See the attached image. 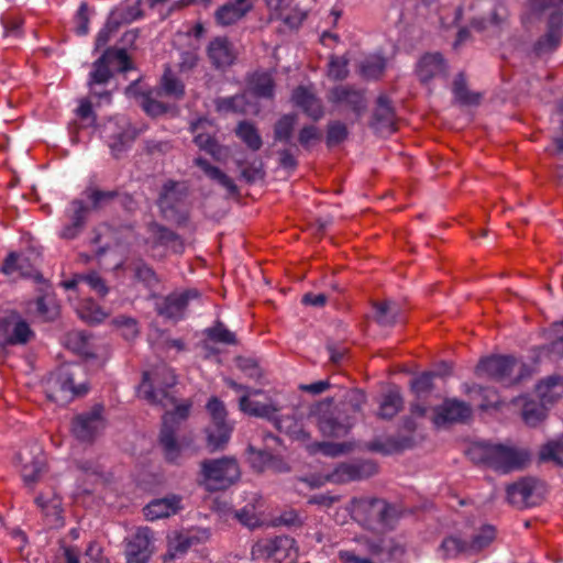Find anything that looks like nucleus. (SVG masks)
<instances>
[{"label":"nucleus","mask_w":563,"mask_h":563,"mask_svg":"<svg viewBox=\"0 0 563 563\" xmlns=\"http://www.w3.org/2000/svg\"><path fill=\"white\" fill-rule=\"evenodd\" d=\"M175 384L176 376L174 372L163 366L155 371L153 379L151 374L145 372L143 380L137 388L139 396L151 405L161 406L165 409L173 407V410H167L163 415L159 433V444L168 462H176L180 456L181 448L177 442L176 432L180 423L188 418L191 408V402L189 401L177 404L176 398L167 390V388L173 387Z\"/></svg>","instance_id":"nucleus-1"},{"label":"nucleus","mask_w":563,"mask_h":563,"mask_svg":"<svg viewBox=\"0 0 563 563\" xmlns=\"http://www.w3.org/2000/svg\"><path fill=\"white\" fill-rule=\"evenodd\" d=\"M467 454L472 461L504 474L522 468L529 461V453L523 449L488 442L472 444Z\"/></svg>","instance_id":"nucleus-2"},{"label":"nucleus","mask_w":563,"mask_h":563,"mask_svg":"<svg viewBox=\"0 0 563 563\" xmlns=\"http://www.w3.org/2000/svg\"><path fill=\"white\" fill-rule=\"evenodd\" d=\"M352 517L368 529L391 527L396 521V509L379 498H353L350 506Z\"/></svg>","instance_id":"nucleus-3"},{"label":"nucleus","mask_w":563,"mask_h":563,"mask_svg":"<svg viewBox=\"0 0 563 563\" xmlns=\"http://www.w3.org/2000/svg\"><path fill=\"white\" fill-rule=\"evenodd\" d=\"M201 484L209 492L224 490L241 477L238 461L231 456L206 459L200 463Z\"/></svg>","instance_id":"nucleus-4"},{"label":"nucleus","mask_w":563,"mask_h":563,"mask_svg":"<svg viewBox=\"0 0 563 563\" xmlns=\"http://www.w3.org/2000/svg\"><path fill=\"white\" fill-rule=\"evenodd\" d=\"M525 365L512 356L492 355L484 357L476 366L478 377H486L504 386L516 384L522 377Z\"/></svg>","instance_id":"nucleus-5"},{"label":"nucleus","mask_w":563,"mask_h":563,"mask_svg":"<svg viewBox=\"0 0 563 563\" xmlns=\"http://www.w3.org/2000/svg\"><path fill=\"white\" fill-rule=\"evenodd\" d=\"M75 375L71 367H60L47 382V397L56 404L66 405L76 396L85 395L88 388L85 384L75 385Z\"/></svg>","instance_id":"nucleus-6"},{"label":"nucleus","mask_w":563,"mask_h":563,"mask_svg":"<svg viewBox=\"0 0 563 563\" xmlns=\"http://www.w3.org/2000/svg\"><path fill=\"white\" fill-rule=\"evenodd\" d=\"M102 405L76 415L71 420V433L80 442L92 443L106 429Z\"/></svg>","instance_id":"nucleus-7"},{"label":"nucleus","mask_w":563,"mask_h":563,"mask_svg":"<svg viewBox=\"0 0 563 563\" xmlns=\"http://www.w3.org/2000/svg\"><path fill=\"white\" fill-rule=\"evenodd\" d=\"M0 336L7 345H23L34 336V332L18 312L11 311L0 318Z\"/></svg>","instance_id":"nucleus-8"},{"label":"nucleus","mask_w":563,"mask_h":563,"mask_svg":"<svg viewBox=\"0 0 563 563\" xmlns=\"http://www.w3.org/2000/svg\"><path fill=\"white\" fill-rule=\"evenodd\" d=\"M332 400L321 402L317 408L318 427L324 437L342 438L345 437L352 423L346 417L336 410H330Z\"/></svg>","instance_id":"nucleus-9"},{"label":"nucleus","mask_w":563,"mask_h":563,"mask_svg":"<svg viewBox=\"0 0 563 563\" xmlns=\"http://www.w3.org/2000/svg\"><path fill=\"white\" fill-rule=\"evenodd\" d=\"M200 294L197 289L190 288L181 291H174L165 297L158 298L155 306L159 316L170 319L180 320L185 316L188 302L199 298Z\"/></svg>","instance_id":"nucleus-10"},{"label":"nucleus","mask_w":563,"mask_h":563,"mask_svg":"<svg viewBox=\"0 0 563 563\" xmlns=\"http://www.w3.org/2000/svg\"><path fill=\"white\" fill-rule=\"evenodd\" d=\"M328 101L333 106L352 111L361 118L367 108L364 91L349 85H339L332 88L328 95Z\"/></svg>","instance_id":"nucleus-11"},{"label":"nucleus","mask_w":563,"mask_h":563,"mask_svg":"<svg viewBox=\"0 0 563 563\" xmlns=\"http://www.w3.org/2000/svg\"><path fill=\"white\" fill-rule=\"evenodd\" d=\"M153 552V532L147 527L139 528L125 541L124 555L126 563H147Z\"/></svg>","instance_id":"nucleus-12"},{"label":"nucleus","mask_w":563,"mask_h":563,"mask_svg":"<svg viewBox=\"0 0 563 563\" xmlns=\"http://www.w3.org/2000/svg\"><path fill=\"white\" fill-rule=\"evenodd\" d=\"M506 492L508 503L519 509L536 506L541 499L538 482L530 477L508 485Z\"/></svg>","instance_id":"nucleus-13"},{"label":"nucleus","mask_w":563,"mask_h":563,"mask_svg":"<svg viewBox=\"0 0 563 563\" xmlns=\"http://www.w3.org/2000/svg\"><path fill=\"white\" fill-rule=\"evenodd\" d=\"M377 473V466L372 461L342 463L328 476L332 483L342 484L368 478Z\"/></svg>","instance_id":"nucleus-14"},{"label":"nucleus","mask_w":563,"mask_h":563,"mask_svg":"<svg viewBox=\"0 0 563 563\" xmlns=\"http://www.w3.org/2000/svg\"><path fill=\"white\" fill-rule=\"evenodd\" d=\"M89 212V206H87L82 200H73L66 211L68 221L60 230L59 238L64 240H74L79 236L87 224Z\"/></svg>","instance_id":"nucleus-15"},{"label":"nucleus","mask_w":563,"mask_h":563,"mask_svg":"<svg viewBox=\"0 0 563 563\" xmlns=\"http://www.w3.org/2000/svg\"><path fill=\"white\" fill-rule=\"evenodd\" d=\"M432 421L440 427L445 423L465 422L472 416V408L464 401L446 399L441 406L434 408Z\"/></svg>","instance_id":"nucleus-16"},{"label":"nucleus","mask_w":563,"mask_h":563,"mask_svg":"<svg viewBox=\"0 0 563 563\" xmlns=\"http://www.w3.org/2000/svg\"><path fill=\"white\" fill-rule=\"evenodd\" d=\"M371 126L380 135H389L396 131V114L387 96L377 98Z\"/></svg>","instance_id":"nucleus-17"},{"label":"nucleus","mask_w":563,"mask_h":563,"mask_svg":"<svg viewBox=\"0 0 563 563\" xmlns=\"http://www.w3.org/2000/svg\"><path fill=\"white\" fill-rule=\"evenodd\" d=\"M211 128V122L207 119H198L190 124V131L195 134V144L216 161H221L224 148L218 143L214 136L207 130Z\"/></svg>","instance_id":"nucleus-18"},{"label":"nucleus","mask_w":563,"mask_h":563,"mask_svg":"<svg viewBox=\"0 0 563 563\" xmlns=\"http://www.w3.org/2000/svg\"><path fill=\"white\" fill-rule=\"evenodd\" d=\"M291 101L303 113L313 121H319L324 115V109L321 100L314 92L305 86L297 87L291 95Z\"/></svg>","instance_id":"nucleus-19"},{"label":"nucleus","mask_w":563,"mask_h":563,"mask_svg":"<svg viewBox=\"0 0 563 563\" xmlns=\"http://www.w3.org/2000/svg\"><path fill=\"white\" fill-rule=\"evenodd\" d=\"M181 500V497L175 494L154 499L144 507V516L151 521L174 516L183 509Z\"/></svg>","instance_id":"nucleus-20"},{"label":"nucleus","mask_w":563,"mask_h":563,"mask_svg":"<svg viewBox=\"0 0 563 563\" xmlns=\"http://www.w3.org/2000/svg\"><path fill=\"white\" fill-rule=\"evenodd\" d=\"M563 16L554 12L550 15L547 33L534 44V51L538 55H544L558 48L562 36Z\"/></svg>","instance_id":"nucleus-21"},{"label":"nucleus","mask_w":563,"mask_h":563,"mask_svg":"<svg viewBox=\"0 0 563 563\" xmlns=\"http://www.w3.org/2000/svg\"><path fill=\"white\" fill-rule=\"evenodd\" d=\"M478 5L485 9L482 16L472 21V26L478 31L488 25H498L506 18L507 10L503 0H479Z\"/></svg>","instance_id":"nucleus-22"},{"label":"nucleus","mask_w":563,"mask_h":563,"mask_svg":"<svg viewBox=\"0 0 563 563\" xmlns=\"http://www.w3.org/2000/svg\"><path fill=\"white\" fill-rule=\"evenodd\" d=\"M251 10L252 3L249 0H234L219 7L214 12V19L218 24L229 26L240 21Z\"/></svg>","instance_id":"nucleus-23"},{"label":"nucleus","mask_w":563,"mask_h":563,"mask_svg":"<svg viewBox=\"0 0 563 563\" xmlns=\"http://www.w3.org/2000/svg\"><path fill=\"white\" fill-rule=\"evenodd\" d=\"M208 56L217 68L230 66L235 59L232 44L227 37H216L208 46Z\"/></svg>","instance_id":"nucleus-24"},{"label":"nucleus","mask_w":563,"mask_h":563,"mask_svg":"<svg viewBox=\"0 0 563 563\" xmlns=\"http://www.w3.org/2000/svg\"><path fill=\"white\" fill-rule=\"evenodd\" d=\"M445 70L443 57L439 53H428L423 55L417 64V75L421 82L427 84L434 77L440 76Z\"/></svg>","instance_id":"nucleus-25"},{"label":"nucleus","mask_w":563,"mask_h":563,"mask_svg":"<svg viewBox=\"0 0 563 563\" xmlns=\"http://www.w3.org/2000/svg\"><path fill=\"white\" fill-rule=\"evenodd\" d=\"M233 424H208L205 429L206 448L210 453L223 450L228 444Z\"/></svg>","instance_id":"nucleus-26"},{"label":"nucleus","mask_w":563,"mask_h":563,"mask_svg":"<svg viewBox=\"0 0 563 563\" xmlns=\"http://www.w3.org/2000/svg\"><path fill=\"white\" fill-rule=\"evenodd\" d=\"M240 409L253 417L265 418L267 420H274L276 413L280 410V407L273 401L263 404L256 400L250 399V394H245L240 398Z\"/></svg>","instance_id":"nucleus-27"},{"label":"nucleus","mask_w":563,"mask_h":563,"mask_svg":"<svg viewBox=\"0 0 563 563\" xmlns=\"http://www.w3.org/2000/svg\"><path fill=\"white\" fill-rule=\"evenodd\" d=\"M22 462L21 475L26 485L35 484L45 472V457L41 451L29 459L23 453L19 455Z\"/></svg>","instance_id":"nucleus-28"},{"label":"nucleus","mask_w":563,"mask_h":563,"mask_svg":"<svg viewBox=\"0 0 563 563\" xmlns=\"http://www.w3.org/2000/svg\"><path fill=\"white\" fill-rule=\"evenodd\" d=\"M195 165L198 166L209 179L225 188L230 195L239 194L238 186L234 184L233 179L220 168L211 165L206 158L200 156L195 158Z\"/></svg>","instance_id":"nucleus-29"},{"label":"nucleus","mask_w":563,"mask_h":563,"mask_svg":"<svg viewBox=\"0 0 563 563\" xmlns=\"http://www.w3.org/2000/svg\"><path fill=\"white\" fill-rule=\"evenodd\" d=\"M64 554L66 563H108L102 547L96 541L88 544L82 559L79 558L77 549L70 547L65 548Z\"/></svg>","instance_id":"nucleus-30"},{"label":"nucleus","mask_w":563,"mask_h":563,"mask_svg":"<svg viewBox=\"0 0 563 563\" xmlns=\"http://www.w3.org/2000/svg\"><path fill=\"white\" fill-rule=\"evenodd\" d=\"M374 319L382 327H393L401 314V309L395 301H382L374 303Z\"/></svg>","instance_id":"nucleus-31"},{"label":"nucleus","mask_w":563,"mask_h":563,"mask_svg":"<svg viewBox=\"0 0 563 563\" xmlns=\"http://www.w3.org/2000/svg\"><path fill=\"white\" fill-rule=\"evenodd\" d=\"M150 231L156 243L170 247L176 253L183 252V241L180 240L179 235L170 229L157 223H153L150 227Z\"/></svg>","instance_id":"nucleus-32"},{"label":"nucleus","mask_w":563,"mask_h":563,"mask_svg":"<svg viewBox=\"0 0 563 563\" xmlns=\"http://www.w3.org/2000/svg\"><path fill=\"white\" fill-rule=\"evenodd\" d=\"M404 399L398 389L391 388L384 396L379 405L378 417L391 419L402 408Z\"/></svg>","instance_id":"nucleus-33"},{"label":"nucleus","mask_w":563,"mask_h":563,"mask_svg":"<svg viewBox=\"0 0 563 563\" xmlns=\"http://www.w3.org/2000/svg\"><path fill=\"white\" fill-rule=\"evenodd\" d=\"M496 528L493 525L482 526L471 540H467V545L471 554L481 552L489 547L496 539Z\"/></svg>","instance_id":"nucleus-34"},{"label":"nucleus","mask_w":563,"mask_h":563,"mask_svg":"<svg viewBox=\"0 0 563 563\" xmlns=\"http://www.w3.org/2000/svg\"><path fill=\"white\" fill-rule=\"evenodd\" d=\"M82 195L90 201V210H99L110 205L118 197V191L101 190L95 186H89L84 190Z\"/></svg>","instance_id":"nucleus-35"},{"label":"nucleus","mask_w":563,"mask_h":563,"mask_svg":"<svg viewBox=\"0 0 563 563\" xmlns=\"http://www.w3.org/2000/svg\"><path fill=\"white\" fill-rule=\"evenodd\" d=\"M142 0H125L122 5L112 11L110 15L117 16L120 25L131 23L143 16Z\"/></svg>","instance_id":"nucleus-36"},{"label":"nucleus","mask_w":563,"mask_h":563,"mask_svg":"<svg viewBox=\"0 0 563 563\" xmlns=\"http://www.w3.org/2000/svg\"><path fill=\"white\" fill-rule=\"evenodd\" d=\"M297 124V114L282 115L274 125V139L276 142L289 144Z\"/></svg>","instance_id":"nucleus-37"},{"label":"nucleus","mask_w":563,"mask_h":563,"mask_svg":"<svg viewBox=\"0 0 563 563\" xmlns=\"http://www.w3.org/2000/svg\"><path fill=\"white\" fill-rule=\"evenodd\" d=\"M66 345L75 353L90 357L93 356L90 336L84 331H73L66 335Z\"/></svg>","instance_id":"nucleus-38"},{"label":"nucleus","mask_w":563,"mask_h":563,"mask_svg":"<svg viewBox=\"0 0 563 563\" xmlns=\"http://www.w3.org/2000/svg\"><path fill=\"white\" fill-rule=\"evenodd\" d=\"M445 367L444 372H424L411 382V389L417 394L421 395L428 393L433 387L434 377H443L451 374V365L443 363Z\"/></svg>","instance_id":"nucleus-39"},{"label":"nucleus","mask_w":563,"mask_h":563,"mask_svg":"<svg viewBox=\"0 0 563 563\" xmlns=\"http://www.w3.org/2000/svg\"><path fill=\"white\" fill-rule=\"evenodd\" d=\"M443 559H453L460 554H471L467 540L459 537H448L443 539L439 548Z\"/></svg>","instance_id":"nucleus-40"},{"label":"nucleus","mask_w":563,"mask_h":563,"mask_svg":"<svg viewBox=\"0 0 563 563\" xmlns=\"http://www.w3.org/2000/svg\"><path fill=\"white\" fill-rule=\"evenodd\" d=\"M161 87L166 96L174 99L180 100L185 96L184 82L170 69L165 70L162 76Z\"/></svg>","instance_id":"nucleus-41"},{"label":"nucleus","mask_w":563,"mask_h":563,"mask_svg":"<svg viewBox=\"0 0 563 563\" xmlns=\"http://www.w3.org/2000/svg\"><path fill=\"white\" fill-rule=\"evenodd\" d=\"M236 135L252 150L258 151L262 147V137L257 129L250 122H241L236 130Z\"/></svg>","instance_id":"nucleus-42"},{"label":"nucleus","mask_w":563,"mask_h":563,"mask_svg":"<svg viewBox=\"0 0 563 563\" xmlns=\"http://www.w3.org/2000/svg\"><path fill=\"white\" fill-rule=\"evenodd\" d=\"M292 542V539L288 537H276L275 539H269L260 542L256 545V548L257 551L262 552L268 558H275L276 560H280V550L286 549L287 547H291Z\"/></svg>","instance_id":"nucleus-43"},{"label":"nucleus","mask_w":563,"mask_h":563,"mask_svg":"<svg viewBox=\"0 0 563 563\" xmlns=\"http://www.w3.org/2000/svg\"><path fill=\"white\" fill-rule=\"evenodd\" d=\"M539 456L543 462H553L563 466V437L558 440L549 441L542 445Z\"/></svg>","instance_id":"nucleus-44"},{"label":"nucleus","mask_w":563,"mask_h":563,"mask_svg":"<svg viewBox=\"0 0 563 563\" xmlns=\"http://www.w3.org/2000/svg\"><path fill=\"white\" fill-rule=\"evenodd\" d=\"M251 87L253 92L260 98H272L274 96V80L268 73L254 74Z\"/></svg>","instance_id":"nucleus-45"},{"label":"nucleus","mask_w":563,"mask_h":563,"mask_svg":"<svg viewBox=\"0 0 563 563\" xmlns=\"http://www.w3.org/2000/svg\"><path fill=\"white\" fill-rule=\"evenodd\" d=\"M386 68V59L379 55L366 57L361 64V74L368 79H376L383 75Z\"/></svg>","instance_id":"nucleus-46"},{"label":"nucleus","mask_w":563,"mask_h":563,"mask_svg":"<svg viewBox=\"0 0 563 563\" xmlns=\"http://www.w3.org/2000/svg\"><path fill=\"white\" fill-rule=\"evenodd\" d=\"M207 338L216 343L236 344L235 334L230 331L221 321H217L212 327L205 330Z\"/></svg>","instance_id":"nucleus-47"},{"label":"nucleus","mask_w":563,"mask_h":563,"mask_svg":"<svg viewBox=\"0 0 563 563\" xmlns=\"http://www.w3.org/2000/svg\"><path fill=\"white\" fill-rule=\"evenodd\" d=\"M110 64L107 62V56L101 55L93 63V70L90 73L88 85L92 88L95 85L107 84L111 78Z\"/></svg>","instance_id":"nucleus-48"},{"label":"nucleus","mask_w":563,"mask_h":563,"mask_svg":"<svg viewBox=\"0 0 563 563\" xmlns=\"http://www.w3.org/2000/svg\"><path fill=\"white\" fill-rule=\"evenodd\" d=\"M521 417L526 424L536 427L545 418V408L537 401H527L523 405Z\"/></svg>","instance_id":"nucleus-49"},{"label":"nucleus","mask_w":563,"mask_h":563,"mask_svg":"<svg viewBox=\"0 0 563 563\" xmlns=\"http://www.w3.org/2000/svg\"><path fill=\"white\" fill-rule=\"evenodd\" d=\"M453 93L456 99L462 104H477L479 101V95L472 93L466 88L465 78L463 75H459L453 82Z\"/></svg>","instance_id":"nucleus-50"},{"label":"nucleus","mask_w":563,"mask_h":563,"mask_svg":"<svg viewBox=\"0 0 563 563\" xmlns=\"http://www.w3.org/2000/svg\"><path fill=\"white\" fill-rule=\"evenodd\" d=\"M206 407L210 415L209 424H232L227 419L228 412L224 404L218 397H211Z\"/></svg>","instance_id":"nucleus-51"},{"label":"nucleus","mask_w":563,"mask_h":563,"mask_svg":"<svg viewBox=\"0 0 563 563\" xmlns=\"http://www.w3.org/2000/svg\"><path fill=\"white\" fill-rule=\"evenodd\" d=\"M471 394H476L482 398L479 404L481 409L486 410L489 408H496L500 400L497 391L495 389L483 387L479 385H474L468 389Z\"/></svg>","instance_id":"nucleus-52"},{"label":"nucleus","mask_w":563,"mask_h":563,"mask_svg":"<svg viewBox=\"0 0 563 563\" xmlns=\"http://www.w3.org/2000/svg\"><path fill=\"white\" fill-rule=\"evenodd\" d=\"M140 106L146 112V114L153 118L162 115L168 110V106L156 100L152 92L141 96Z\"/></svg>","instance_id":"nucleus-53"},{"label":"nucleus","mask_w":563,"mask_h":563,"mask_svg":"<svg viewBox=\"0 0 563 563\" xmlns=\"http://www.w3.org/2000/svg\"><path fill=\"white\" fill-rule=\"evenodd\" d=\"M133 273L134 277L139 282L143 283L146 287H154L158 283L157 276L153 268L142 261L135 262L133 264Z\"/></svg>","instance_id":"nucleus-54"},{"label":"nucleus","mask_w":563,"mask_h":563,"mask_svg":"<svg viewBox=\"0 0 563 563\" xmlns=\"http://www.w3.org/2000/svg\"><path fill=\"white\" fill-rule=\"evenodd\" d=\"M347 128L340 121H332L328 124L327 144L334 146L342 143L347 137Z\"/></svg>","instance_id":"nucleus-55"},{"label":"nucleus","mask_w":563,"mask_h":563,"mask_svg":"<svg viewBox=\"0 0 563 563\" xmlns=\"http://www.w3.org/2000/svg\"><path fill=\"white\" fill-rule=\"evenodd\" d=\"M102 55L107 56V62L119 71H126L130 68V59L125 49L108 48Z\"/></svg>","instance_id":"nucleus-56"},{"label":"nucleus","mask_w":563,"mask_h":563,"mask_svg":"<svg viewBox=\"0 0 563 563\" xmlns=\"http://www.w3.org/2000/svg\"><path fill=\"white\" fill-rule=\"evenodd\" d=\"M119 22H117L115 15H109L104 26L98 32L96 37V48H102L108 44L110 37L120 29Z\"/></svg>","instance_id":"nucleus-57"},{"label":"nucleus","mask_w":563,"mask_h":563,"mask_svg":"<svg viewBox=\"0 0 563 563\" xmlns=\"http://www.w3.org/2000/svg\"><path fill=\"white\" fill-rule=\"evenodd\" d=\"M349 74L347 59L339 56H330L328 65V75L334 80H342Z\"/></svg>","instance_id":"nucleus-58"},{"label":"nucleus","mask_w":563,"mask_h":563,"mask_svg":"<svg viewBox=\"0 0 563 563\" xmlns=\"http://www.w3.org/2000/svg\"><path fill=\"white\" fill-rule=\"evenodd\" d=\"M198 542V538L190 532H180L175 536L170 543L174 554H184L189 548Z\"/></svg>","instance_id":"nucleus-59"},{"label":"nucleus","mask_w":563,"mask_h":563,"mask_svg":"<svg viewBox=\"0 0 563 563\" xmlns=\"http://www.w3.org/2000/svg\"><path fill=\"white\" fill-rule=\"evenodd\" d=\"M125 125L126 126H124L120 133L112 136L113 141L110 143V146L113 151L123 150L126 145L131 144L137 135L135 129L129 124Z\"/></svg>","instance_id":"nucleus-60"},{"label":"nucleus","mask_w":563,"mask_h":563,"mask_svg":"<svg viewBox=\"0 0 563 563\" xmlns=\"http://www.w3.org/2000/svg\"><path fill=\"white\" fill-rule=\"evenodd\" d=\"M384 553L388 561L400 559L406 554V545L397 538H384Z\"/></svg>","instance_id":"nucleus-61"},{"label":"nucleus","mask_w":563,"mask_h":563,"mask_svg":"<svg viewBox=\"0 0 563 563\" xmlns=\"http://www.w3.org/2000/svg\"><path fill=\"white\" fill-rule=\"evenodd\" d=\"M113 322L118 327V329L121 330L122 336H124L126 340H132L137 336L139 329L135 319L120 316L117 317Z\"/></svg>","instance_id":"nucleus-62"},{"label":"nucleus","mask_w":563,"mask_h":563,"mask_svg":"<svg viewBox=\"0 0 563 563\" xmlns=\"http://www.w3.org/2000/svg\"><path fill=\"white\" fill-rule=\"evenodd\" d=\"M82 284H86L97 295L103 297L108 294L109 288L104 279L96 272L81 275Z\"/></svg>","instance_id":"nucleus-63"},{"label":"nucleus","mask_w":563,"mask_h":563,"mask_svg":"<svg viewBox=\"0 0 563 563\" xmlns=\"http://www.w3.org/2000/svg\"><path fill=\"white\" fill-rule=\"evenodd\" d=\"M243 97L232 96L224 98H217L214 101L218 112H239L242 110Z\"/></svg>","instance_id":"nucleus-64"}]
</instances>
